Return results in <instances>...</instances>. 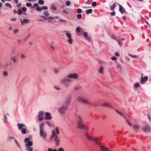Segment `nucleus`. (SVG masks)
Instances as JSON below:
<instances>
[{
  "label": "nucleus",
  "instance_id": "1",
  "mask_svg": "<svg viewBox=\"0 0 151 151\" xmlns=\"http://www.w3.org/2000/svg\"><path fill=\"white\" fill-rule=\"evenodd\" d=\"M67 76V77L64 78L60 81V83L66 88L69 87L68 83L70 82L71 79H74L78 80L79 78L78 74L75 73L69 74Z\"/></svg>",
  "mask_w": 151,
  "mask_h": 151
},
{
  "label": "nucleus",
  "instance_id": "2",
  "mask_svg": "<svg viewBox=\"0 0 151 151\" xmlns=\"http://www.w3.org/2000/svg\"><path fill=\"white\" fill-rule=\"evenodd\" d=\"M85 135L88 140L91 141H94L96 144L100 146L101 151H109V149L107 147L101 145V144L99 142V140L98 138L94 137L88 134L87 133H85Z\"/></svg>",
  "mask_w": 151,
  "mask_h": 151
},
{
  "label": "nucleus",
  "instance_id": "3",
  "mask_svg": "<svg viewBox=\"0 0 151 151\" xmlns=\"http://www.w3.org/2000/svg\"><path fill=\"white\" fill-rule=\"evenodd\" d=\"M70 97L68 96L65 101L64 104L62 105L58 110V112L61 114H63L65 113L67 110L68 106L70 102Z\"/></svg>",
  "mask_w": 151,
  "mask_h": 151
},
{
  "label": "nucleus",
  "instance_id": "4",
  "mask_svg": "<svg viewBox=\"0 0 151 151\" xmlns=\"http://www.w3.org/2000/svg\"><path fill=\"white\" fill-rule=\"evenodd\" d=\"M77 127L79 129H84L87 130H89L88 127L83 123V120L80 116H77Z\"/></svg>",
  "mask_w": 151,
  "mask_h": 151
},
{
  "label": "nucleus",
  "instance_id": "5",
  "mask_svg": "<svg viewBox=\"0 0 151 151\" xmlns=\"http://www.w3.org/2000/svg\"><path fill=\"white\" fill-rule=\"evenodd\" d=\"M44 124L42 122L39 125V134L40 136L43 139H46L47 137V132L45 131L44 129Z\"/></svg>",
  "mask_w": 151,
  "mask_h": 151
},
{
  "label": "nucleus",
  "instance_id": "6",
  "mask_svg": "<svg viewBox=\"0 0 151 151\" xmlns=\"http://www.w3.org/2000/svg\"><path fill=\"white\" fill-rule=\"evenodd\" d=\"M54 138V141L55 142V145L56 146H58L59 144V139L58 136L55 135V132L54 130H52V134L50 135V139H51Z\"/></svg>",
  "mask_w": 151,
  "mask_h": 151
},
{
  "label": "nucleus",
  "instance_id": "7",
  "mask_svg": "<svg viewBox=\"0 0 151 151\" xmlns=\"http://www.w3.org/2000/svg\"><path fill=\"white\" fill-rule=\"evenodd\" d=\"M76 100L78 102L87 104H91V103L87 99L83 97L78 96L76 98Z\"/></svg>",
  "mask_w": 151,
  "mask_h": 151
},
{
  "label": "nucleus",
  "instance_id": "8",
  "mask_svg": "<svg viewBox=\"0 0 151 151\" xmlns=\"http://www.w3.org/2000/svg\"><path fill=\"white\" fill-rule=\"evenodd\" d=\"M17 126L19 130H21V133L22 134H25L26 133L27 129L24 127H26V126L24 124L18 123L17 124Z\"/></svg>",
  "mask_w": 151,
  "mask_h": 151
},
{
  "label": "nucleus",
  "instance_id": "9",
  "mask_svg": "<svg viewBox=\"0 0 151 151\" xmlns=\"http://www.w3.org/2000/svg\"><path fill=\"white\" fill-rule=\"evenodd\" d=\"M30 138L28 137L25 138L24 140L25 147L31 146L33 145V143L32 141H30Z\"/></svg>",
  "mask_w": 151,
  "mask_h": 151
},
{
  "label": "nucleus",
  "instance_id": "10",
  "mask_svg": "<svg viewBox=\"0 0 151 151\" xmlns=\"http://www.w3.org/2000/svg\"><path fill=\"white\" fill-rule=\"evenodd\" d=\"M66 35L68 38V43L70 44H72L73 40L72 38V36L71 34L66 32Z\"/></svg>",
  "mask_w": 151,
  "mask_h": 151
},
{
  "label": "nucleus",
  "instance_id": "11",
  "mask_svg": "<svg viewBox=\"0 0 151 151\" xmlns=\"http://www.w3.org/2000/svg\"><path fill=\"white\" fill-rule=\"evenodd\" d=\"M44 114V112L42 111H40L39 112L38 117V120L39 121H42L43 119V116Z\"/></svg>",
  "mask_w": 151,
  "mask_h": 151
},
{
  "label": "nucleus",
  "instance_id": "12",
  "mask_svg": "<svg viewBox=\"0 0 151 151\" xmlns=\"http://www.w3.org/2000/svg\"><path fill=\"white\" fill-rule=\"evenodd\" d=\"M45 120H50L52 118V117L51 116V114L48 112H46L45 114Z\"/></svg>",
  "mask_w": 151,
  "mask_h": 151
},
{
  "label": "nucleus",
  "instance_id": "13",
  "mask_svg": "<svg viewBox=\"0 0 151 151\" xmlns=\"http://www.w3.org/2000/svg\"><path fill=\"white\" fill-rule=\"evenodd\" d=\"M117 4L119 6V11L122 13L123 14L125 13L127 14V12L125 11V9L120 4Z\"/></svg>",
  "mask_w": 151,
  "mask_h": 151
},
{
  "label": "nucleus",
  "instance_id": "14",
  "mask_svg": "<svg viewBox=\"0 0 151 151\" xmlns=\"http://www.w3.org/2000/svg\"><path fill=\"white\" fill-rule=\"evenodd\" d=\"M45 20H47L48 22H50L53 23L55 22L54 18L51 17H46Z\"/></svg>",
  "mask_w": 151,
  "mask_h": 151
},
{
  "label": "nucleus",
  "instance_id": "15",
  "mask_svg": "<svg viewBox=\"0 0 151 151\" xmlns=\"http://www.w3.org/2000/svg\"><path fill=\"white\" fill-rule=\"evenodd\" d=\"M133 129L135 132H137L139 131V126L138 124H134L133 125Z\"/></svg>",
  "mask_w": 151,
  "mask_h": 151
},
{
  "label": "nucleus",
  "instance_id": "16",
  "mask_svg": "<svg viewBox=\"0 0 151 151\" xmlns=\"http://www.w3.org/2000/svg\"><path fill=\"white\" fill-rule=\"evenodd\" d=\"M148 80V77L146 76L144 77H141V83L142 84H144L145 82H146Z\"/></svg>",
  "mask_w": 151,
  "mask_h": 151
},
{
  "label": "nucleus",
  "instance_id": "17",
  "mask_svg": "<svg viewBox=\"0 0 151 151\" xmlns=\"http://www.w3.org/2000/svg\"><path fill=\"white\" fill-rule=\"evenodd\" d=\"M83 32V37L88 41H90L91 40V38L90 37L88 36V33L86 32Z\"/></svg>",
  "mask_w": 151,
  "mask_h": 151
},
{
  "label": "nucleus",
  "instance_id": "18",
  "mask_svg": "<svg viewBox=\"0 0 151 151\" xmlns=\"http://www.w3.org/2000/svg\"><path fill=\"white\" fill-rule=\"evenodd\" d=\"M11 62L14 64H15L17 62L16 58L14 56H12L10 58Z\"/></svg>",
  "mask_w": 151,
  "mask_h": 151
},
{
  "label": "nucleus",
  "instance_id": "19",
  "mask_svg": "<svg viewBox=\"0 0 151 151\" xmlns=\"http://www.w3.org/2000/svg\"><path fill=\"white\" fill-rule=\"evenodd\" d=\"M20 21L22 24L23 25L24 24L28 23L29 21V20L26 19H21Z\"/></svg>",
  "mask_w": 151,
  "mask_h": 151
},
{
  "label": "nucleus",
  "instance_id": "20",
  "mask_svg": "<svg viewBox=\"0 0 151 151\" xmlns=\"http://www.w3.org/2000/svg\"><path fill=\"white\" fill-rule=\"evenodd\" d=\"M150 127L147 125L145 126L143 130L146 132H148L150 131Z\"/></svg>",
  "mask_w": 151,
  "mask_h": 151
},
{
  "label": "nucleus",
  "instance_id": "21",
  "mask_svg": "<svg viewBox=\"0 0 151 151\" xmlns=\"http://www.w3.org/2000/svg\"><path fill=\"white\" fill-rule=\"evenodd\" d=\"M102 106L112 108V107L108 103H104L101 105Z\"/></svg>",
  "mask_w": 151,
  "mask_h": 151
},
{
  "label": "nucleus",
  "instance_id": "22",
  "mask_svg": "<svg viewBox=\"0 0 151 151\" xmlns=\"http://www.w3.org/2000/svg\"><path fill=\"white\" fill-rule=\"evenodd\" d=\"M104 68L102 66H101L98 70V72L101 74H103L104 73Z\"/></svg>",
  "mask_w": 151,
  "mask_h": 151
},
{
  "label": "nucleus",
  "instance_id": "23",
  "mask_svg": "<svg viewBox=\"0 0 151 151\" xmlns=\"http://www.w3.org/2000/svg\"><path fill=\"white\" fill-rule=\"evenodd\" d=\"M76 31L78 33L83 32V29L79 27H78L76 28Z\"/></svg>",
  "mask_w": 151,
  "mask_h": 151
},
{
  "label": "nucleus",
  "instance_id": "24",
  "mask_svg": "<svg viewBox=\"0 0 151 151\" xmlns=\"http://www.w3.org/2000/svg\"><path fill=\"white\" fill-rule=\"evenodd\" d=\"M115 110L117 113H118L121 116H122L124 118L126 117V116L124 115V114L123 113H122L121 111H119L116 109H115Z\"/></svg>",
  "mask_w": 151,
  "mask_h": 151
},
{
  "label": "nucleus",
  "instance_id": "25",
  "mask_svg": "<svg viewBox=\"0 0 151 151\" xmlns=\"http://www.w3.org/2000/svg\"><path fill=\"white\" fill-rule=\"evenodd\" d=\"M12 64L11 62H9L6 63L5 64V68L11 67L12 66Z\"/></svg>",
  "mask_w": 151,
  "mask_h": 151
},
{
  "label": "nucleus",
  "instance_id": "26",
  "mask_svg": "<svg viewBox=\"0 0 151 151\" xmlns=\"http://www.w3.org/2000/svg\"><path fill=\"white\" fill-rule=\"evenodd\" d=\"M20 58L22 60H24L26 58V56L24 54L22 53L20 54Z\"/></svg>",
  "mask_w": 151,
  "mask_h": 151
},
{
  "label": "nucleus",
  "instance_id": "27",
  "mask_svg": "<svg viewBox=\"0 0 151 151\" xmlns=\"http://www.w3.org/2000/svg\"><path fill=\"white\" fill-rule=\"evenodd\" d=\"M26 147V150L27 151H32L33 148L31 146L27 147Z\"/></svg>",
  "mask_w": 151,
  "mask_h": 151
},
{
  "label": "nucleus",
  "instance_id": "28",
  "mask_svg": "<svg viewBox=\"0 0 151 151\" xmlns=\"http://www.w3.org/2000/svg\"><path fill=\"white\" fill-rule=\"evenodd\" d=\"M92 11L93 10L92 9H90L88 10H86L85 12L87 14H88L91 13Z\"/></svg>",
  "mask_w": 151,
  "mask_h": 151
},
{
  "label": "nucleus",
  "instance_id": "29",
  "mask_svg": "<svg viewBox=\"0 0 151 151\" xmlns=\"http://www.w3.org/2000/svg\"><path fill=\"white\" fill-rule=\"evenodd\" d=\"M110 6H111L110 10H113L115 9L116 6L115 3H114L112 6H111L110 5Z\"/></svg>",
  "mask_w": 151,
  "mask_h": 151
},
{
  "label": "nucleus",
  "instance_id": "30",
  "mask_svg": "<svg viewBox=\"0 0 151 151\" xmlns=\"http://www.w3.org/2000/svg\"><path fill=\"white\" fill-rule=\"evenodd\" d=\"M53 71L55 74H58L59 73V71L58 69L56 68H55L53 69Z\"/></svg>",
  "mask_w": 151,
  "mask_h": 151
},
{
  "label": "nucleus",
  "instance_id": "31",
  "mask_svg": "<svg viewBox=\"0 0 151 151\" xmlns=\"http://www.w3.org/2000/svg\"><path fill=\"white\" fill-rule=\"evenodd\" d=\"M116 41L118 42L119 45L120 46H122V42L120 41L119 39L116 40Z\"/></svg>",
  "mask_w": 151,
  "mask_h": 151
},
{
  "label": "nucleus",
  "instance_id": "32",
  "mask_svg": "<svg viewBox=\"0 0 151 151\" xmlns=\"http://www.w3.org/2000/svg\"><path fill=\"white\" fill-rule=\"evenodd\" d=\"M55 132V134H58L59 133V131L58 127H56L55 128V131L54 130Z\"/></svg>",
  "mask_w": 151,
  "mask_h": 151
},
{
  "label": "nucleus",
  "instance_id": "33",
  "mask_svg": "<svg viewBox=\"0 0 151 151\" xmlns=\"http://www.w3.org/2000/svg\"><path fill=\"white\" fill-rule=\"evenodd\" d=\"M80 88V87L79 86H76L74 87V89L75 90H79Z\"/></svg>",
  "mask_w": 151,
  "mask_h": 151
},
{
  "label": "nucleus",
  "instance_id": "34",
  "mask_svg": "<svg viewBox=\"0 0 151 151\" xmlns=\"http://www.w3.org/2000/svg\"><path fill=\"white\" fill-rule=\"evenodd\" d=\"M3 75L5 77H7L8 76V73L6 71H4L3 73Z\"/></svg>",
  "mask_w": 151,
  "mask_h": 151
},
{
  "label": "nucleus",
  "instance_id": "35",
  "mask_svg": "<svg viewBox=\"0 0 151 151\" xmlns=\"http://www.w3.org/2000/svg\"><path fill=\"white\" fill-rule=\"evenodd\" d=\"M128 55L130 56L131 57L133 58H137V56L136 55H132L130 54H128Z\"/></svg>",
  "mask_w": 151,
  "mask_h": 151
},
{
  "label": "nucleus",
  "instance_id": "36",
  "mask_svg": "<svg viewBox=\"0 0 151 151\" xmlns=\"http://www.w3.org/2000/svg\"><path fill=\"white\" fill-rule=\"evenodd\" d=\"M44 1L42 0H39L38 1V3L41 5H42L44 4Z\"/></svg>",
  "mask_w": 151,
  "mask_h": 151
},
{
  "label": "nucleus",
  "instance_id": "37",
  "mask_svg": "<svg viewBox=\"0 0 151 151\" xmlns=\"http://www.w3.org/2000/svg\"><path fill=\"white\" fill-rule=\"evenodd\" d=\"M97 4L96 2L94 1L92 2V6L93 7H96L97 5Z\"/></svg>",
  "mask_w": 151,
  "mask_h": 151
},
{
  "label": "nucleus",
  "instance_id": "38",
  "mask_svg": "<svg viewBox=\"0 0 151 151\" xmlns=\"http://www.w3.org/2000/svg\"><path fill=\"white\" fill-rule=\"evenodd\" d=\"M14 34H16L19 32V30L17 29H14Z\"/></svg>",
  "mask_w": 151,
  "mask_h": 151
},
{
  "label": "nucleus",
  "instance_id": "39",
  "mask_svg": "<svg viewBox=\"0 0 151 151\" xmlns=\"http://www.w3.org/2000/svg\"><path fill=\"white\" fill-rule=\"evenodd\" d=\"M47 151H57L56 149H52L51 148H49L47 149Z\"/></svg>",
  "mask_w": 151,
  "mask_h": 151
},
{
  "label": "nucleus",
  "instance_id": "40",
  "mask_svg": "<svg viewBox=\"0 0 151 151\" xmlns=\"http://www.w3.org/2000/svg\"><path fill=\"white\" fill-rule=\"evenodd\" d=\"M44 14L47 17L49 15V14L47 11H46L44 12Z\"/></svg>",
  "mask_w": 151,
  "mask_h": 151
},
{
  "label": "nucleus",
  "instance_id": "41",
  "mask_svg": "<svg viewBox=\"0 0 151 151\" xmlns=\"http://www.w3.org/2000/svg\"><path fill=\"white\" fill-rule=\"evenodd\" d=\"M8 139L9 140H11L12 139H13L14 140H15V139L14 138V137H11L10 136H9L8 137Z\"/></svg>",
  "mask_w": 151,
  "mask_h": 151
},
{
  "label": "nucleus",
  "instance_id": "42",
  "mask_svg": "<svg viewBox=\"0 0 151 151\" xmlns=\"http://www.w3.org/2000/svg\"><path fill=\"white\" fill-rule=\"evenodd\" d=\"M134 86L135 88H137L139 87L140 86V85L139 83H137L134 84Z\"/></svg>",
  "mask_w": 151,
  "mask_h": 151
},
{
  "label": "nucleus",
  "instance_id": "43",
  "mask_svg": "<svg viewBox=\"0 0 151 151\" xmlns=\"http://www.w3.org/2000/svg\"><path fill=\"white\" fill-rule=\"evenodd\" d=\"M121 66L119 64H118L116 66V68L117 69H121Z\"/></svg>",
  "mask_w": 151,
  "mask_h": 151
},
{
  "label": "nucleus",
  "instance_id": "44",
  "mask_svg": "<svg viewBox=\"0 0 151 151\" xmlns=\"http://www.w3.org/2000/svg\"><path fill=\"white\" fill-rule=\"evenodd\" d=\"M7 117L6 116H4V122L5 123H6L7 122Z\"/></svg>",
  "mask_w": 151,
  "mask_h": 151
},
{
  "label": "nucleus",
  "instance_id": "45",
  "mask_svg": "<svg viewBox=\"0 0 151 151\" xmlns=\"http://www.w3.org/2000/svg\"><path fill=\"white\" fill-rule=\"evenodd\" d=\"M65 4L67 6H69L70 4V2L69 1H68L66 2Z\"/></svg>",
  "mask_w": 151,
  "mask_h": 151
},
{
  "label": "nucleus",
  "instance_id": "46",
  "mask_svg": "<svg viewBox=\"0 0 151 151\" xmlns=\"http://www.w3.org/2000/svg\"><path fill=\"white\" fill-rule=\"evenodd\" d=\"M77 17L78 19H81L82 18V15L81 14H78L77 15Z\"/></svg>",
  "mask_w": 151,
  "mask_h": 151
},
{
  "label": "nucleus",
  "instance_id": "47",
  "mask_svg": "<svg viewBox=\"0 0 151 151\" xmlns=\"http://www.w3.org/2000/svg\"><path fill=\"white\" fill-rule=\"evenodd\" d=\"M36 10L38 11H41L42 10V8L39 7H38L36 9Z\"/></svg>",
  "mask_w": 151,
  "mask_h": 151
},
{
  "label": "nucleus",
  "instance_id": "48",
  "mask_svg": "<svg viewBox=\"0 0 151 151\" xmlns=\"http://www.w3.org/2000/svg\"><path fill=\"white\" fill-rule=\"evenodd\" d=\"M22 13V10L20 9H19L18 11V13L19 14H21Z\"/></svg>",
  "mask_w": 151,
  "mask_h": 151
},
{
  "label": "nucleus",
  "instance_id": "49",
  "mask_svg": "<svg viewBox=\"0 0 151 151\" xmlns=\"http://www.w3.org/2000/svg\"><path fill=\"white\" fill-rule=\"evenodd\" d=\"M51 9L54 10H55L56 9L55 7L53 4L52 5Z\"/></svg>",
  "mask_w": 151,
  "mask_h": 151
},
{
  "label": "nucleus",
  "instance_id": "50",
  "mask_svg": "<svg viewBox=\"0 0 151 151\" xmlns=\"http://www.w3.org/2000/svg\"><path fill=\"white\" fill-rule=\"evenodd\" d=\"M77 12L78 13H81L82 12V10L80 9H78L77 10Z\"/></svg>",
  "mask_w": 151,
  "mask_h": 151
},
{
  "label": "nucleus",
  "instance_id": "51",
  "mask_svg": "<svg viewBox=\"0 0 151 151\" xmlns=\"http://www.w3.org/2000/svg\"><path fill=\"white\" fill-rule=\"evenodd\" d=\"M5 4L6 6H8L10 8H11L12 7L11 5L8 3H6Z\"/></svg>",
  "mask_w": 151,
  "mask_h": 151
},
{
  "label": "nucleus",
  "instance_id": "52",
  "mask_svg": "<svg viewBox=\"0 0 151 151\" xmlns=\"http://www.w3.org/2000/svg\"><path fill=\"white\" fill-rule=\"evenodd\" d=\"M26 6L27 7H30L32 6V5L30 3H27L26 4Z\"/></svg>",
  "mask_w": 151,
  "mask_h": 151
},
{
  "label": "nucleus",
  "instance_id": "53",
  "mask_svg": "<svg viewBox=\"0 0 151 151\" xmlns=\"http://www.w3.org/2000/svg\"><path fill=\"white\" fill-rule=\"evenodd\" d=\"M47 6H44L42 7V10H47Z\"/></svg>",
  "mask_w": 151,
  "mask_h": 151
},
{
  "label": "nucleus",
  "instance_id": "54",
  "mask_svg": "<svg viewBox=\"0 0 151 151\" xmlns=\"http://www.w3.org/2000/svg\"><path fill=\"white\" fill-rule=\"evenodd\" d=\"M11 20L12 21L15 22L16 21V18L11 17Z\"/></svg>",
  "mask_w": 151,
  "mask_h": 151
},
{
  "label": "nucleus",
  "instance_id": "55",
  "mask_svg": "<svg viewBox=\"0 0 151 151\" xmlns=\"http://www.w3.org/2000/svg\"><path fill=\"white\" fill-rule=\"evenodd\" d=\"M117 59V58L114 56L112 57L111 58V59L113 60H115Z\"/></svg>",
  "mask_w": 151,
  "mask_h": 151
},
{
  "label": "nucleus",
  "instance_id": "56",
  "mask_svg": "<svg viewBox=\"0 0 151 151\" xmlns=\"http://www.w3.org/2000/svg\"><path fill=\"white\" fill-rule=\"evenodd\" d=\"M15 143H16V144H17V146L19 147L20 148H21V147L20 146V145H19V144L18 143V142L16 140V139H15Z\"/></svg>",
  "mask_w": 151,
  "mask_h": 151
},
{
  "label": "nucleus",
  "instance_id": "57",
  "mask_svg": "<svg viewBox=\"0 0 151 151\" xmlns=\"http://www.w3.org/2000/svg\"><path fill=\"white\" fill-rule=\"evenodd\" d=\"M33 5L34 7L37 8L39 6V5L37 3L34 4Z\"/></svg>",
  "mask_w": 151,
  "mask_h": 151
},
{
  "label": "nucleus",
  "instance_id": "58",
  "mask_svg": "<svg viewBox=\"0 0 151 151\" xmlns=\"http://www.w3.org/2000/svg\"><path fill=\"white\" fill-rule=\"evenodd\" d=\"M26 10H27V9H26V8H25V7H23L22 9V10L24 12L26 11Z\"/></svg>",
  "mask_w": 151,
  "mask_h": 151
},
{
  "label": "nucleus",
  "instance_id": "59",
  "mask_svg": "<svg viewBox=\"0 0 151 151\" xmlns=\"http://www.w3.org/2000/svg\"><path fill=\"white\" fill-rule=\"evenodd\" d=\"M58 151H64V149L62 148H59L58 149Z\"/></svg>",
  "mask_w": 151,
  "mask_h": 151
},
{
  "label": "nucleus",
  "instance_id": "60",
  "mask_svg": "<svg viewBox=\"0 0 151 151\" xmlns=\"http://www.w3.org/2000/svg\"><path fill=\"white\" fill-rule=\"evenodd\" d=\"M115 12L114 11L113 12H112L111 13V16H114L115 15Z\"/></svg>",
  "mask_w": 151,
  "mask_h": 151
},
{
  "label": "nucleus",
  "instance_id": "61",
  "mask_svg": "<svg viewBox=\"0 0 151 151\" xmlns=\"http://www.w3.org/2000/svg\"><path fill=\"white\" fill-rule=\"evenodd\" d=\"M46 123L49 126L51 127V125L50 124L49 122L48 121H46Z\"/></svg>",
  "mask_w": 151,
  "mask_h": 151
},
{
  "label": "nucleus",
  "instance_id": "62",
  "mask_svg": "<svg viewBox=\"0 0 151 151\" xmlns=\"http://www.w3.org/2000/svg\"><path fill=\"white\" fill-rule=\"evenodd\" d=\"M2 3L0 2V13H1V10L2 9Z\"/></svg>",
  "mask_w": 151,
  "mask_h": 151
},
{
  "label": "nucleus",
  "instance_id": "63",
  "mask_svg": "<svg viewBox=\"0 0 151 151\" xmlns=\"http://www.w3.org/2000/svg\"><path fill=\"white\" fill-rule=\"evenodd\" d=\"M89 105H92V106H94V107H96L97 106V104H89Z\"/></svg>",
  "mask_w": 151,
  "mask_h": 151
},
{
  "label": "nucleus",
  "instance_id": "64",
  "mask_svg": "<svg viewBox=\"0 0 151 151\" xmlns=\"http://www.w3.org/2000/svg\"><path fill=\"white\" fill-rule=\"evenodd\" d=\"M115 56L117 57L119 56V53L117 52H116L115 53Z\"/></svg>",
  "mask_w": 151,
  "mask_h": 151
}]
</instances>
